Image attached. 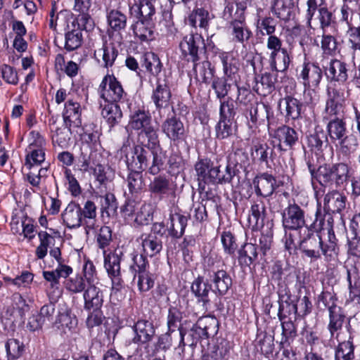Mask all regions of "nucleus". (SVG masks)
<instances>
[{
    "mask_svg": "<svg viewBox=\"0 0 360 360\" xmlns=\"http://www.w3.org/2000/svg\"><path fill=\"white\" fill-rule=\"evenodd\" d=\"M298 249L311 262H316L323 255L326 261L334 260L338 255L339 247L338 239L333 229L328 231L326 238H323L319 234H316L306 229L300 232Z\"/></svg>",
    "mask_w": 360,
    "mask_h": 360,
    "instance_id": "nucleus-1",
    "label": "nucleus"
},
{
    "mask_svg": "<svg viewBox=\"0 0 360 360\" xmlns=\"http://www.w3.org/2000/svg\"><path fill=\"white\" fill-rule=\"evenodd\" d=\"M308 167L311 176L324 188H345L352 176V168L346 162L323 164L316 172L310 163Z\"/></svg>",
    "mask_w": 360,
    "mask_h": 360,
    "instance_id": "nucleus-2",
    "label": "nucleus"
},
{
    "mask_svg": "<svg viewBox=\"0 0 360 360\" xmlns=\"http://www.w3.org/2000/svg\"><path fill=\"white\" fill-rule=\"evenodd\" d=\"M345 85L328 83L326 86L325 112L327 116L340 117L344 114L349 93Z\"/></svg>",
    "mask_w": 360,
    "mask_h": 360,
    "instance_id": "nucleus-3",
    "label": "nucleus"
},
{
    "mask_svg": "<svg viewBox=\"0 0 360 360\" xmlns=\"http://www.w3.org/2000/svg\"><path fill=\"white\" fill-rule=\"evenodd\" d=\"M323 78V70L316 63L304 61L298 74V79H302L305 88H316ZM307 103H314L317 99L314 89H309L304 91Z\"/></svg>",
    "mask_w": 360,
    "mask_h": 360,
    "instance_id": "nucleus-4",
    "label": "nucleus"
},
{
    "mask_svg": "<svg viewBox=\"0 0 360 360\" xmlns=\"http://www.w3.org/2000/svg\"><path fill=\"white\" fill-rule=\"evenodd\" d=\"M182 57L188 62L195 63L205 58L206 45L201 34L190 33L185 35L179 43Z\"/></svg>",
    "mask_w": 360,
    "mask_h": 360,
    "instance_id": "nucleus-5",
    "label": "nucleus"
},
{
    "mask_svg": "<svg viewBox=\"0 0 360 360\" xmlns=\"http://www.w3.org/2000/svg\"><path fill=\"white\" fill-rule=\"evenodd\" d=\"M318 301L328 309L329 323L328 330L330 332V337L338 338V331L342 328L345 316L341 308L336 304V298L335 295L329 291H322L318 297Z\"/></svg>",
    "mask_w": 360,
    "mask_h": 360,
    "instance_id": "nucleus-6",
    "label": "nucleus"
},
{
    "mask_svg": "<svg viewBox=\"0 0 360 360\" xmlns=\"http://www.w3.org/2000/svg\"><path fill=\"white\" fill-rule=\"evenodd\" d=\"M282 224L284 229L302 232L307 226L306 212L294 201L289 202L282 212Z\"/></svg>",
    "mask_w": 360,
    "mask_h": 360,
    "instance_id": "nucleus-7",
    "label": "nucleus"
},
{
    "mask_svg": "<svg viewBox=\"0 0 360 360\" xmlns=\"http://www.w3.org/2000/svg\"><path fill=\"white\" fill-rule=\"evenodd\" d=\"M98 92L100 97L106 102H123L127 96L121 82L112 74H107L103 78Z\"/></svg>",
    "mask_w": 360,
    "mask_h": 360,
    "instance_id": "nucleus-8",
    "label": "nucleus"
},
{
    "mask_svg": "<svg viewBox=\"0 0 360 360\" xmlns=\"http://www.w3.org/2000/svg\"><path fill=\"white\" fill-rule=\"evenodd\" d=\"M96 153H93L88 145L81 147V154L79 160L81 162L80 169L83 172H87L93 165L96 167L94 169V174L96 181L100 185L105 184L108 181L105 168L101 164L97 163L95 160Z\"/></svg>",
    "mask_w": 360,
    "mask_h": 360,
    "instance_id": "nucleus-9",
    "label": "nucleus"
},
{
    "mask_svg": "<svg viewBox=\"0 0 360 360\" xmlns=\"http://www.w3.org/2000/svg\"><path fill=\"white\" fill-rule=\"evenodd\" d=\"M221 161V158H217L215 162L209 158H201L196 162L194 167L200 186L202 183L216 184V181H219L217 175L219 162Z\"/></svg>",
    "mask_w": 360,
    "mask_h": 360,
    "instance_id": "nucleus-10",
    "label": "nucleus"
},
{
    "mask_svg": "<svg viewBox=\"0 0 360 360\" xmlns=\"http://www.w3.org/2000/svg\"><path fill=\"white\" fill-rule=\"evenodd\" d=\"M153 152L146 146L136 145L126 155V163L129 170L143 172L148 169Z\"/></svg>",
    "mask_w": 360,
    "mask_h": 360,
    "instance_id": "nucleus-11",
    "label": "nucleus"
},
{
    "mask_svg": "<svg viewBox=\"0 0 360 360\" xmlns=\"http://www.w3.org/2000/svg\"><path fill=\"white\" fill-rule=\"evenodd\" d=\"M170 79L158 78L155 81V86L153 89L150 99L159 112L162 109L169 108L172 103Z\"/></svg>",
    "mask_w": 360,
    "mask_h": 360,
    "instance_id": "nucleus-12",
    "label": "nucleus"
},
{
    "mask_svg": "<svg viewBox=\"0 0 360 360\" xmlns=\"http://www.w3.org/2000/svg\"><path fill=\"white\" fill-rule=\"evenodd\" d=\"M151 198L161 201L169 196H175L176 189L171 180L165 175L155 176L148 184Z\"/></svg>",
    "mask_w": 360,
    "mask_h": 360,
    "instance_id": "nucleus-13",
    "label": "nucleus"
},
{
    "mask_svg": "<svg viewBox=\"0 0 360 360\" xmlns=\"http://www.w3.org/2000/svg\"><path fill=\"white\" fill-rule=\"evenodd\" d=\"M212 49L214 53H218L221 63L223 66V72L224 77L231 79L236 85V83H240V61L236 58L231 52H226L220 51L214 45L212 46Z\"/></svg>",
    "mask_w": 360,
    "mask_h": 360,
    "instance_id": "nucleus-14",
    "label": "nucleus"
},
{
    "mask_svg": "<svg viewBox=\"0 0 360 360\" xmlns=\"http://www.w3.org/2000/svg\"><path fill=\"white\" fill-rule=\"evenodd\" d=\"M245 115L250 116L248 126L250 128H257L258 125L264 124L267 122L269 130L270 129V120L273 117L271 108L263 103L255 102L245 112Z\"/></svg>",
    "mask_w": 360,
    "mask_h": 360,
    "instance_id": "nucleus-15",
    "label": "nucleus"
},
{
    "mask_svg": "<svg viewBox=\"0 0 360 360\" xmlns=\"http://www.w3.org/2000/svg\"><path fill=\"white\" fill-rule=\"evenodd\" d=\"M255 191L257 196L268 198L281 185L280 181L268 172L258 174L252 181Z\"/></svg>",
    "mask_w": 360,
    "mask_h": 360,
    "instance_id": "nucleus-16",
    "label": "nucleus"
},
{
    "mask_svg": "<svg viewBox=\"0 0 360 360\" xmlns=\"http://www.w3.org/2000/svg\"><path fill=\"white\" fill-rule=\"evenodd\" d=\"M324 74L328 83L345 85V83L348 79L347 65L340 60L332 59L324 67Z\"/></svg>",
    "mask_w": 360,
    "mask_h": 360,
    "instance_id": "nucleus-17",
    "label": "nucleus"
},
{
    "mask_svg": "<svg viewBox=\"0 0 360 360\" xmlns=\"http://www.w3.org/2000/svg\"><path fill=\"white\" fill-rule=\"evenodd\" d=\"M236 163L231 164L227 162L224 171L221 170L222 165L219 162V173L217 178L220 179L219 181H216V184H229L236 174V167L237 164H245L248 160V154L243 150L238 149L234 152Z\"/></svg>",
    "mask_w": 360,
    "mask_h": 360,
    "instance_id": "nucleus-18",
    "label": "nucleus"
},
{
    "mask_svg": "<svg viewBox=\"0 0 360 360\" xmlns=\"http://www.w3.org/2000/svg\"><path fill=\"white\" fill-rule=\"evenodd\" d=\"M134 336L132 342L137 345H145L152 341L155 329L153 322L146 319H139L133 326Z\"/></svg>",
    "mask_w": 360,
    "mask_h": 360,
    "instance_id": "nucleus-19",
    "label": "nucleus"
},
{
    "mask_svg": "<svg viewBox=\"0 0 360 360\" xmlns=\"http://www.w3.org/2000/svg\"><path fill=\"white\" fill-rule=\"evenodd\" d=\"M270 136L276 139L280 150H284L283 146L292 148L298 141V134L292 127L287 125H281L272 131H269Z\"/></svg>",
    "mask_w": 360,
    "mask_h": 360,
    "instance_id": "nucleus-20",
    "label": "nucleus"
},
{
    "mask_svg": "<svg viewBox=\"0 0 360 360\" xmlns=\"http://www.w3.org/2000/svg\"><path fill=\"white\" fill-rule=\"evenodd\" d=\"M103 254L104 266L108 275L112 278L113 285H120V262L123 256L122 251L115 250L114 252L106 255L104 250Z\"/></svg>",
    "mask_w": 360,
    "mask_h": 360,
    "instance_id": "nucleus-21",
    "label": "nucleus"
},
{
    "mask_svg": "<svg viewBox=\"0 0 360 360\" xmlns=\"http://www.w3.org/2000/svg\"><path fill=\"white\" fill-rule=\"evenodd\" d=\"M82 107L80 103L73 98H68L64 105L63 119L64 124L72 127L82 126Z\"/></svg>",
    "mask_w": 360,
    "mask_h": 360,
    "instance_id": "nucleus-22",
    "label": "nucleus"
},
{
    "mask_svg": "<svg viewBox=\"0 0 360 360\" xmlns=\"http://www.w3.org/2000/svg\"><path fill=\"white\" fill-rule=\"evenodd\" d=\"M163 133L174 142L184 140L186 130L183 122L175 116L167 117L162 124Z\"/></svg>",
    "mask_w": 360,
    "mask_h": 360,
    "instance_id": "nucleus-23",
    "label": "nucleus"
},
{
    "mask_svg": "<svg viewBox=\"0 0 360 360\" xmlns=\"http://www.w3.org/2000/svg\"><path fill=\"white\" fill-rule=\"evenodd\" d=\"M141 65L148 72L156 78H171L170 74L162 72L163 65L158 56L153 52H147L141 57Z\"/></svg>",
    "mask_w": 360,
    "mask_h": 360,
    "instance_id": "nucleus-24",
    "label": "nucleus"
},
{
    "mask_svg": "<svg viewBox=\"0 0 360 360\" xmlns=\"http://www.w3.org/2000/svg\"><path fill=\"white\" fill-rule=\"evenodd\" d=\"M342 188L328 189L323 198L324 209L333 213L340 212L345 208L347 197L340 192Z\"/></svg>",
    "mask_w": 360,
    "mask_h": 360,
    "instance_id": "nucleus-25",
    "label": "nucleus"
},
{
    "mask_svg": "<svg viewBox=\"0 0 360 360\" xmlns=\"http://www.w3.org/2000/svg\"><path fill=\"white\" fill-rule=\"evenodd\" d=\"M209 282V278L205 281L202 276H198L191 286V292L197 298L198 302H202L203 308L206 310L210 303L209 293L212 290V285Z\"/></svg>",
    "mask_w": 360,
    "mask_h": 360,
    "instance_id": "nucleus-26",
    "label": "nucleus"
},
{
    "mask_svg": "<svg viewBox=\"0 0 360 360\" xmlns=\"http://www.w3.org/2000/svg\"><path fill=\"white\" fill-rule=\"evenodd\" d=\"M207 276L214 290L220 295H225L232 285V278L225 270L208 271Z\"/></svg>",
    "mask_w": 360,
    "mask_h": 360,
    "instance_id": "nucleus-27",
    "label": "nucleus"
},
{
    "mask_svg": "<svg viewBox=\"0 0 360 360\" xmlns=\"http://www.w3.org/2000/svg\"><path fill=\"white\" fill-rule=\"evenodd\" d=\"M63 224L69 229H77L84 226L82 207L74 202L68 205L62 213Z\"/></svg>",
    "mask_w": 360,
    "mask_h": 360,
    "instance_id": "nucleus-28",
    "label": "nucleus"
},
{
    "mask_svg": "<svg viewBox=\"0 0 360 360\" xmlns=\"http://www.w3.org/2000/svg\"><path fill=\"white\" fill-rule=\"evenodd\" d=\"M84 308L86 311L101 309L103 304V291L96 285H89L83 292Z\"/></svg>",
    "mask_w": 360,
    "mask_h": 360,
    "instance_id": "nucleus-29",
    "label": "nucleus"
},
{
    "mask_svg": "<svg viewBox=\"0 0 360 360\" xmlns=\"http://www.w3.org/2000/svg\"><path fill=\"white\" fill-rule=\"evenodd\" d=\"M247 6L245 3L228 2L223 11V18L230 24L242 22L245 20V11Z\"/></svg>",
    "mask_w": 360,
    "mask_h": 360,
    "instance_id": "nucleus-30",
    "label": "nucleus"
},
{
    "mask_svg": "<svg viewBox=\"0 0 360 360\" xmlns=\"http://www.w3.org/2000/svg\"><path fill=\"white\" fill-rule=\"evenodd\" d=\"M293 59L291 49L284 48L274 58L269 56V66L275 72H284L289 68Z\"/></svg>",
    "mask_w": 360,
    "mask_h": 360,
    "instance_id": "nucleus-31",
    "label": "nucleus"
},
{
    "mask_svg": "<svg viewBox=\"0 0 360 360\" xmlns=\"http://www.w3.org/2000/svg\"><path fill=\"white\" fill-rule=\"evenodd\" d=\"M333 219L330 214L323 212L320 207L316 209L315 212V218L314 221L307 224L304 229L306 231L312 232L316 234L319 233L324 229H327L328 231L331 229H333Z\"/></svg>",
    "mask_w": 360,
    "mask_h": 360,
    "instance_id": "nucleus-32",
    "label": "nucleus"
},
{
    "mask_svg": "<svg viewBox=\"0 0 360 360\" xmlns=\"http://www.w3.org/2000/svg\"><path fill=\"white\" fill-rule=\"evenodd\" d=\"M282 105L285 108V117L287 120H295L301 117L303 103L296 98L286 95L278 101V106Z\"/></svg>",
    "mask_w": 360,
    "mask_h": 360,
    "instance_id": "nucleus-33",
    "label": "nucleus"
},
{
    "mask_svg": "<svg viewBox=\"0 0 360 360\" xmlns=\"http://www.w3.org/2000/svg\"><path fill=\"white\" fill-rule=\"evenodd\" d=\"M169 220L170 221L167 227L169 236L174 239L181 238L187 226L188 217L180 213H171Z\"/></svg>",
    "mask_w": 360,
    "mask_h": 360,
    "instance_id": "nucleus-34",
    "label": "nucleus"
},
{
    "mask_svg": "<svg viewBox=\"0 0 360 360\" xmlns=\"http://www.w3.org/2000/svg\"><path fill=\"white\" fill-rule=\"evenodd\" d=\"M202 337L210 338L216 335L219 330V322L214 316H206L200 317L194 324Z\"/></svg>",
    "mask_w": 360,
    "mask_h": 360,
    "instance_id": "nucleus-35",
    "label": "nucleus"
},
{
    "mask_svg": "<svg viewBox=\"0 0 360 360\" xmlns=\"http://www.w3.org/2000/svg\"><path fill=\"white\" fill-rule=\"evenodd\" d=\"M139 239L141 241L143 253L148 257H154L159 254L162 249L161 239L152 234L143 233Z\"/></svg>",
    "mask_w": 360,
    "mask_h": 360,
    "instance_id": "nucleus-36",
    "label": "nucleus"
},
{
    "mask_svg": "<svg viewBox=\"0 0 360 360\" xmlns=\"http://www.w3.org/2000/svg\"><path fill=\"white\" fill-rule=\"evenodd\" d=\"M324 120H328L327 124V131L332 141H339L342 139L346 135L347 128L346 122L339 117H330L326 115Z\"/></svg>",
    "mask_w": 360,
    "mask_h": 360,
    "instance_id": "nucleus-37",
    "label": "nucleus"
},
{
    "mask_svg": "<svg viewBox=\"0 0 360 360\" xmlns=\"http://www.w3.org/2000/svg\"><path fill=\"white\" fill-rule=\"evenodd\" d=\"M236 88L237 89V95L233 98L234 103L239 108V110L245 113L256 102L255 101V96L248 88L245 86H240L239 83H236Z\"/></svg>",
    "mask_w": 360,
    "mask_h": 360,
    "instance_id": "nucleus-38",
    "label": "nucleus"
},
{
    "mask_svg": "<svg viewBox=\"0 0 360 360\" xmlns=\"http://www.w3.org/2000/svg\"><path fill=\"white\" fill-rule=\"evenodd\" d=\"M132 29L135 37L141 42H148L155 39L154 22L137 20Z\"/></svg>",
    "mask_w": 360,
    "mask_h": 360,
    "instance_id": "nucleus-39",
    "label": "nucleus"
},
{
    "mask_svg": "<svg viewBox=\"0 0 360 360\" xmlns=\"http://www.w3.org/2000/svg\"><path fill=\"white\" fill-rule=\"evenodd\" d=\"M265 212V205L262 200L257 199L253 202L248 219L249 226H251L252 229H257L259 226L263 224Z\"/></svg>",
    "mask_w": 360,
    "mask_h": 360,
    "instance_id": "nucleus-40",
    "label": "nucleus"
},
{
    "mask_svg": "<svg viewBox=\"0 0 360 360\" xmlns=\"http://www.w3.org/2000/svg\"><path fill=\"white\" fill-rule=\"evenodd\" d=\"M101 115L110 128L118 124L123 116L120 105L117 103L111 102L104 105Z\"/></svg>",
    "mask_w": 360,
    "mask_h": 360,
    "instance_id": "nucleus-41",
    "label": "nucleus"
},
{
    "mask_svg": "<svg viewBox=\"0 0 360 360\" xmlns=\"http://www.w3.org/2000/svg\"><path fill=\"white\" fill-rule=\"evenodd\" d=\"M233 41L243 44L252 37V32L246 21L230 24L229 26Z\"/></svg>",
    "mask_w": 360,
    "mask_h": 360,
    "instance_id": "nucleus-42",
    "label": "nucleus"
},
{
    "mask_svg": "<svg viewBox=\"0 0 360 360\" xmlns=\"http://www.w3.org/2000/svg\"><path fill=\"white\" fill-rule=\"evenodd\" d=\"M53 324L54 326L61 330L62 333H66L68 331H71L76 328L77 326V319L69 310L65 309L63 311H60L58 312L56 320Z\"/></svg>",
    "mask_w": 360,
    "mask_h": 360,
    "instance_id": "nucleus-43",
    "label": "nucleus"
},
{
    "mask_svg": "<svg viewBox=\"0 0 360 360\" xmlns=\"http://www.w3.org/2000/svg\"><path fill=\"white\" fill-rule=\"evenodd\" d=\"M150 0H139L136 3L132 8L137 12L138 20L145 22H154L155 8Z\"/></svg>",
    "mask_w": 360,
    "mask_h": 360,
    "instance_id": "nucleus-44",
    "label": "nucleus"
},
{
    "mask_svg": "<svg viewBox=\"0 0 360 360\" xmlns=\"http://www.w3.org/2000/svg\"><path fill=\"white\" fill-rule=\"evenodd\" d=\"M97 207L96 204L90 200H86L82 207V216L84 219V226L86 233L95 229L96 218L97 215Z\"/></svg>",
    "mask_w": 360,
    "mask_h": 360,
    "instance_id": "nucleus-45",
    "label": "nucleus"
},
{
    "mask_svg": "<svg viewBox=\"0 0 360 360\" xmlns=\"http://www.w3.org/2000/svg\"><path fill=\"white\" fill-rule=\"evenodd\" d=\"M212 89L219 100L226 98L232 87H236L234 82L226 77H215L212 82Z\"/></svg>",
    "mask_w": 360,
    "mask_h": 360,
    "instance_id": "nucleus-46",
    "label": "nucleus"
},
{
    "mask_svg": "<svg viewBox=\"0 0 360 360\" xmlns=\"http://www.w3.org/2000/svg\"><path fill=\"white\" fill-rule=\"evenodd\" d=\"M277 77V72H264L262 74L259 81H257V92L260 95L266 96L274 91Z\"/></svg>",
    "mask_w": 360,
    "mask_h": 360,
    "instance_id": "nucleus-47",
    "label": "nucleus"
},
{
    "mask_svg": "<svg viewBox=\"0 0 360 360\" xmlns=\"http://www.w3.org/2000/svg\"><path fill=\"white\" fill-rule=\"evenodd\" d=\"M130 126L135 130H141L151 124V116L144 108L134 110L130 116Z\"/></svg>",
    "mask_w": 360,
    "mask_h": 360,
    "instance_id": "nucleus-48",
    "label": "nucleus"
},
{
    "mask_svg": "<svg viewBox=\"0 0 360 360\" xmlns=\"http://www.w3.org/2000/svg\"><path fill=\"white\" fill-rule=\"evenodd\" d=\"M259 255L256 245L245 243L238 251V262L242 266H250Z\"/></svg>",
    "mask_w": 360,
    "mask_h": 360,
    "instance_id": "nucleus-49",
    "label": "nucleus"
},
{
    "mask_svg": "<svg viewBox=\"0 0 360 360\" xmlns=\"http://www.w3.org/2000/svg\"><path fill=\"white\" fill-rule=\"evenodd\" d=\"M231 349L230 343L225 339H221L211 347L205 355L207 360H224Z\"/></svg>",
    "mask_w": 360,
    "mask_h": 360,
    "instance_id": "nucleus-50",
    "label": "nucleus"
},
{
    "mask_svg": "<svg viewBox=\"0 0 360 360\" xmlns=\"http://www.w3.org/2000/svg\"><path fill=\"white\" fill-rule=\"evenodd\" d=\"M354 349L353 338L349 337L347 340L340 342L335 348L334 360H354Z\"/></svg>",
    "mask_w": 360,
    "mask_h": 360,
    "instance_id": "nucleus-51",
    "label": "nucleus"
},
{
    "mask_svg": "<svg viewBox=\"0 0 360 360\" xmlns=\"http://www.w3.org/2000/svg\"><path fill=\"white\" fill-rule=\"evenodd\" d=\"M100 203L101 212L103 218L106 217L109 219L117 214L118 203L113 193H107L104 196H101Z\"/></svg>",
    "mask_w": 360,
    "mask_h": 360,
    "instance_id": "nucleus-52",
    "label": "nucleus"
},
{
    "mask_svg": "<svg viewBox=\"0 0 360 360\" xmlns=\"http://www.w3.org/2000/svg\"><path fill=\"white\" fill-rule=\"evenodd\" d=\"M236 129L235 120L219 117L215 127L216 137L220 140L228 139L234 134Z\"/></svg>",
    "mask_w": 360,
    "mask_h": 360,
    "instance_id": "nucleus-53",
    "label": "nucleus"
},
{
    "mask_svg": "<svg viewBox=\"0 0 360 360\" xmlns=\"http://www.w3.org/2000/svg\"><path fill=\"white\" fill-rule=\"evenodd\" d=\"M102 57L103 66L105 68L112 67L117 57L118 51L112 43H104L103 47L95 52V56Z\"/></svg>",
    "mask_w": 360,
    "mask_h": 360,
    "instance_id": "nucleus-54",
    "label": "nucleus"
},
{
    "mask_svg": "<svg viewBox=\"0 0 360 360\" xmlns=\"http://www.w3.org/2000/svg\"><path fill=\"white\" fill-rule=\"evenodd\" d=\"M210 20L209 12L203 8L193 10L188 18V22L191 26L195 28L198 26L205 30L208 29Z\"/></svg>",
    "mask_w": 360,
    "mask_h": 360,
    "instance_id": "nucleus-55",
    "label": "nucleus"
},
{
    "mask_svg": "<svg viewBox=\"0 0 360 360\" xmlns=\"http://www.w3.org/2000/svg\"><path fill=\"white\" fill-rule=\"evenodd\" d=\"M193 70L196 76L199 77L205 84L210 83V80L214 78V69L206 57L202 60L193 63Z\"/></svg>",
    "mask_w": 360,
    "mask_h": 360,
    "instance_id": "nucleus-56",
    "label": "nucleus"
},
{
    "mask_svg": "<svg viewBox=\"0 0 360 360\" xmlns=\"http://www.w3.org/2000/svg\"><path fill=\"white\" fill-rule=\"evenodd\" d=\"M272 12L278 18L287 22L293 15V5L285 0H274Z\"/></svg>",
    "mask_w": 360,
    "mask_h": 360,
    "instance_id": "nucleus-57",
    "label": "nucleus"
},
{
    "mask_svg": "<svg viewBox=\"0 0 360 360\" xmlns=\"http://www.w3.org/2000/svg\"><path fill=\"white\" fill-rule=\"evenodd\" d=\"M139 141L141 146H146L150 149H154L156 146L160 145L157 129L151 124L141 129L139 134Z\"/></svg>",
    "mask_w": 360,
    "mask_h": 360,
    "instance_id": "nucleus-58",
    "label": "nucleus"
},
{
    "mask_svg": "<svg viewBox=\"0 0 360 360\" xmlns=\"http://www.w3.org/2000/svg\"><path fill=\"white\" fill-rule=\"evenodd\" d=\"M328 138L323 129H315L314 132L307 136V146L314 153H320L323 146H327Z\"/></svg>",
    "mask_w": 360,
    "mask_h": 360,
    "instance_id": "nucleus-59",
    "label": "nucleus"
},
{
    "mask_svg": "<svg viewBox=\"0 0 360 360\" xmlns=\"http://www.w3.org/2000/svg\"><path fill=\"white\" fill-rule=\"evenodd\" d=\"M108 23L115 32H120L126 28L127 17L117 9H112L107 13Z\"/></svg>",
    "mask_w": 360,
    "mask_h": 360,
    "instance_id": "nucleus-60",
    "label": "nucleus"
},
{
    "mask_svg": "<svg viewBox=\"0 0 360 360\" xmlns=\"http://www.w3.org/2000/svg\"><path fill=\"white\" fill-rule=\"evenodd\" d=\"M231 96L219 100V117L235 120V116L239 108Z\"/></svg>",
    "mask_w": 360,
    "mask_h": 360,
    "instance_id": "nucleus-61",
    "label": "nucleus"
},
{
    "mask_svg": "<svg viewBox=\"0 0 360 360\" xmlns=\"http://www.w3.org/2000/svg\"><path fill=\"white\" fill-rule=\"evenodd\" d=\"M251 150V155L254 159L257 158L260 163L266 165L268 164L269 158H271L274 153V149L266 143L257 142L252 146Z\"/></svg>",
    "mask_w": 360,
    "mask_h": 360,
    "instance_id": "nucleus-62",
    "label": "nucleus"
},
{
    "mask_svg": "<svg viewBox=\"0 0 360 360\" xmlns=\"http://www.w3.org/2000/svg\"><path fill=\"white\" fill-rule=\"evenodd\" d=\"M162 19L159 21L157 27L161 36L169 37L175 34L176 29L172 20V14L169 11L162 13Z\"/></svg>",
    "mask_w": 360,
    "mask_h": 360,
    "instance_id": "nucleus-63",
    "label": "nucleus"
},
{
    "mask_svg": "<svg viewBox=\"0 0 360 360\" xmlns=\"http://www.w3.org/2000/svg\"><path fill=\"white\" fill-rule=\"evenodd\" d=\"M284 295L279 294L278 317L281 321L291 314H295L297 312V304L290 302V295H287L285 300H284Z\"/></svg>",
    "mask_w": 360,
    "mask_h": 360,
    "instance_id": "nucleus-64",
    "label": "nucleus"
}]
</instances>
